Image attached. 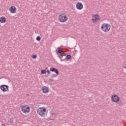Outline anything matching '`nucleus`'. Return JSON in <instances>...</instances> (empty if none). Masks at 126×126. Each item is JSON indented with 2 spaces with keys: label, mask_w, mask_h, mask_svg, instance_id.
<instances>
[{
  "label": "nucleus",
  "mask_w": 126,
  "mask_h": 126,
  "mask_svg": "<svg viewBox=\"0 0 126 126\" xmlns=\"http://www.w3.org/2000/svg\"><path fill=\"white\" fill-rule=\"evenodd\" d=\"M37 113L41 117H46L47 116V110L44 107H40L37 109Z\"/></svg>",
  "instance_id": "f257e3e1"
},
{
  "label": "nucleus",
  "mask_w": 126,
  "mask_h": 126,
  "mask_svg": "<svg viewBox=\"0 0 126 126\" xmlns=\"http://www.w3.org/2000/svg\"><path fill=\"white\" fill-rule=\"evenodd\" d=\"M68 18L64 13H62L59 16V20L60 22H65L67 21Z\"/></svg>",
  "instance_id": "f03ea898"
},
{
  "label": "nucleus",
  "mask_w": 126,
  "mask_h": 126,
  "mask_svg": "<svg viewBox=\"0 0 126 126\" xmlns=\"http://www.w3.org/2000/svg\"><path fill=\"white\" fill-rule=\"evenodd\" d=\"M111 29V25L109 24H103L101 26V30L104 32H109Z\"/></svg>",
  "instance_id": "7ed1b4c3"
},
{
  "label": "nucleus",
  "mask_w": 126,
  "mask_h": 126,
  "mask_svg": "<svg viewBox=\"0 0 126 126\" xmlns=\"http://www.w3.org/2000/svg\"><path fill=\"white\" fill-rule=\"evenodd\" d=\"M57 54H59V58L60 59H61V61L63 62V59H62V57H64L65 56H66V54L63 52V51H62V48L61 47H58V51L57 52Z\"/></svg>",
  "instance_id": "20e7f679"
},
{
  "label": "nucleus",
  "mask_w": 126,
  "mask_h": 126,
  "mask_svg": "<svg viewBox=\"0 0 126 126\" xmlns=\"http://www.w3.org/2000/svg\"><path fill=\"white\" fill-rule=\"evenodd\" d=\"M21 107L22 111L23 112V113H25V114H28V113L30 112V107H29L28 105H23L21 106Z\"/></svg>",
  "instance_id": "39448f33"
},
{
  "label": "nucleus",
  "mask_w": 126,
  "mask_h": 126,
  "mask_svg": "<svg viewBox=\"0 0 126 126\" xmlns=\"http://www.w3.org/2000/svg\"><path fill=\"white\" fill-rule=\"evenodd\" d=\"M111 100L114 103H119L120 102V97L116 94H113L111 96Z\"/></svg>",
  "instance_id": "423d86ee"
},
{
  "label": "nucleus",
  "mask_w": 126,
  "mask_h": 126,
  "mask_svg": "<svg viewBox=\"0 0 126 126\" xmlns=\"http://www.w3.org/2000/svg\"><path fill=\"white\" fill-rule=\"evenodd\" d=\"M93 17H94V18H93L92 19L93 23H95L97 22L98 20H100V16L98 14L94 15L93 16Z\"/></svg>",
  "instance_id": "0eeeda50"
},
{
  "label": "nucleus",
  "mask_w": 126,
  "mask_h": 126,
  "mask_svg": "<svg viewBox=\"0 0 126 126\" xmlns=\"http://www.w3.org/2000/svg\"><path fill=\"white\" fill-rule=\"evenodd\" d=\"M0 88L3 92H6V91H8V86L6 85H1Z\"/></svg>",
  "instance_id": "6e6552de"
},
{
  "label": "nucleus",
  "mask_w": 126,
  "mask_h": 126,
  "mask_svg": "<svg viewBox=\"0 0 126 126\" xmlns=\"http://www.w3.org/2000/svg\"><path fill=\"white\" fill-rule=\"evenodd\" d=\"M11 13H15L16 12V8L14 6H12L9 8Z\"/></svg>",
  "instance_id": "1a4fd4ad"
},
{
  "label": "nucleus",
  "mask_w": 126,
  "mask_h": 126,
  "mask_svg": "<svg viewBox=\"0 0 126 126\" xmlns=\"http://www.w3.org/2000/svg\"><path fill=\"white\" fill-rule=\"evenodd\" d=\"M76 7L77 9L81 10L83 8V5L80 2H78L76 4Z\"/></svg>",
  "instance_id": "9d476101"
},
{
  "label": "nucleus",
  "mask_w": 126,
  "mask_h": 126,
  "mask_svg": "<svg viewBox=\"0 0 126 126\" xmlns=\"http://www.w3.org/2000/svg\"><path fill=\"white\" fill-rule=\"evenodd\" d=\"M42 91L43 93H48L49 92V88L44 86L42 87Z\"/></svg>",
  "instance_id": "9b49d317"
},
{
  "label": "nucleus",
  "mask_w": 126,
  "mask_h": 126,
  "mask_svg": "<svg viewBox=\"0 0 126 126\" xmlns=\"http://www.w3.org/2000/svg\"><path fill=\"white\" fill-rule=\"evenodd\" d=\"M50 71H52L53 72H55V73L58 75L59 74V70L56 69V68H50Z\"/></svg>",
  "instance_id": "f8f14e48"
},
{
  "label": "nucleus",
  "mask_w": 126,
  "mask_h": 126,
  "mask_svg": "<svg viewBox=\"0 0 126 126\" xmlns=\"http://www.w3.org/2000/svg\"><path fill=\"white\" fill-rule=\"evenodd\" d=\"M0 22L1 23H5L6 22V19L3 16L1 17L0 18Z\"/></svg>",
  "instance_id": "ddd939ff"
},
{
  "label": "nucleus",
  "mask_w": 126,
  "mask_h": 126,
  "mask_svg": "<svg viewBox=\"0 0 126 126\" xmlns=\"http://www.w3.org/2000/svg\"><path fill=\"white\" fill-rule=\"evenodd\" d=\"M66 60H71V55L68 54L66 56Z\"/></svg>",
  "instance_id": "4468645a"
},
{
  "label": "nucleus",
  "mask_w": 126,
  "mask_h": 126,
  "mask_svg": "<svg viewBox=\"0 0 126 126\" xmlns=\"http://www.w3.org/2000/svg\"><path fill=\"white\" fill-rule=\"evenodd\" d=\"M48 69V68H46L45 70H41V74H46V70Z\"/></svg>",
  "instance_id": "2eb2a0df"
},
{
  "label": "nucleus",
  "mask_w": 126,
  "mask_h": 126,
  "mask_svg": "<svg viewBox=\"0 0 126 126\" xmlns=\"http://www.w3.org/2000/svg\"><path fill=\"white\" fill-rule=\"evenodd\" d=\"M36 40L37 41H41V37L40 36H38L37 37H36Z\"/></svg>",
  "instance_id": "dca6fc26"
},
{
  "label": "nucleus",
  "mask_w": 126,
  "mask_h": 126,
  "mask_svg": "<svg viewBox=\"0 0 126 126\" xmlns=\"http://www.w3.org/2000/svg\"><path fill=\"white\" fill-rule=\"evenodd\" d=\"M32 59H37V55H32Z\"/></svg>",
  "instance_id": "f3484780"
},
{
  "label": "nucleus",
  "mask_w": 126,
  "mask_h": 126,
  "mask_svg": "<svg viewBox=\"0 0 126 126\" xmlns=\"http://www.w3.org/2000/svg\"><path fill=\"white\" fill-rule=\"evenodd\" d=\"M46 72H47L48 74H50V73H51V72L49 70H47L46 71Z\"/></svg>",
  "instance_id": "a211bd4d"
},
{
  "label": "nucleus",
  "mask_w": 126,
  "mask_h": 126,
  "mask_svg": "<svg viewBox=\"0 0 126 126\" xmlns=\"http://www.w3.org/2000/svg\"><path fill=\"white\" fill-rule=\"evenodd\" d=\"M118 104L120 105V106H123V102L121 101L119 103H118Z\"/></svg>",
  "instance_id": "6ab92c4d"
},
{
  "label": "nucleus",
  "mask_w": 126,
  "mask_h": 126,
  "mask_svg": "<svg viewBox=\"0 0 126 126\" xmlns=\"http://www.w3.org/2000/svg\"><path fill=\"white\" fill-rule=\"evenodd\" d=\"M57 75H56V74H53V75H52V77H57Z\"/></svg>",
  "instance_id": "aec40b11"
},
{
  "label": "nucleus",
  "mask_w": 126,
  "mask_h": 126,
  "mask_svg": "<svg viewBox=\"0 0 126 126\" xmlns=\"http://www.w3.org/2000/svg\"><path fill=\"white\" fill-rule=\"evenodd\" d=\"M49 80L50 81H54V80L53 79H50Z\"/></svg>",
  "instance_id": "412c9836"
}]
</instances>
